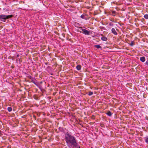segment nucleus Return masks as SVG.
Listing matches in <instances>:
<instances>
[{
	"label": "nucleus",
	"mask_w": 148,
	"mask_h": 148,
	"mask_svg": "<svg viewBox=\"0 0 148 148\" xmlns=\"http://www.w3.org/2000/svg\"><path fill=\"white\" fill-rule=\"evenodd\" d=\"M1 136V131H0V136Z\"/></svg>",
	"instance_id": "nucleus-19"
},
{
	"label": "nucleus",
	"mask_w": 148,
	"mask_h": 148,
	"mask_svg": "<svg viewBox=\"0 0 148 148\" xmlns=\"http://www.w3.org/2000/svg\"><path fill=\"white\" fill-rule=\"evenodd\" d=\"M112 32L115 35H117V33L115 30V29L112 28L111 29Z\"/></svg>",
	"instance_id": "nucleus-4"
},
{
	"label": "nucleus",
	"mask_w": 148,
	"mask_h": 148,
	"mask_svg": "<svg viewBox=\"0 0 148 148\" xmlns=\"http://www.w3.org/2000/svg\"><path fill=\"white\" fill-rule=\"evenodd\" d=\"M12 109L11 107H8V110L9 112H11L12 111Z\"/></svg>",
	"instance_id": "nucleus-11"
},
{
	"label": "nucleus",
	"mask_w": 148,
	"mask_h": 148,
	"mask_svg": "<svg viewBox=\"0 0 148 148\" xmlns=\"http://www.w3.org/2000/svg\"><path fill=\"white\" fill-rule=\"evenodd\" d=\"M101 36H103V34H101Z\"/></svg>",
	"instance_id": "nucleus-20"
},
{
	"label": "nucleus",
	"mask_w": 148,
	"mask_h": 148,
	"mask_svg": "<svg viewBox=\"0 0 148 148\" xmlns=\"http://www.w3.org/2000/svg\"><path fill=\"white\" fill-rule=\"evenodd\" d=\"M109 25L111 26H113V24L112 23H110L109 24Z\"/></svg>",
	"instance_id": "nucleus-16"
},
{
	"label": "nucleus",
	"mask_w": 148,
	"mask_h": 148,
	"mask_svg": "<svg viewBox=\"0 0 148 148\" xmlns=\"http://www.w3.org/2000/svg\"><path fill=\"white\" fill-rule=\"evenodd\" d=\"M101 40L103 41H106L108 39L106 36H103L101 38Z\"/></svg>",
	"instance_id": "nucleus-5"
},
{
	"label": "nucleus",
	"mask_w": 148,
	"mask_h": 148,
	"mask_svg": "<svg viewBox=\"0 0 148 148\" xmlns=\"http://www.w3.org/2000/svg\"><path fill=\"white\" fill-rule=\"evenodd\" d=\"M77 148H80V147L79 146L77 147Z\"/></svg>",
	"instance_id": "nucleus-18"
},
{
	"label": "nucleus",
	"mask_w": 148,
	"mask_h": 148,
	"mask_svg": "<svg viewBox=\"0 0 148 148\" xmlns=\"http://www.w3.org/2000/svg\"><path fill=\"white\" fill-rule=\"evenodd\" d=\"M13 16L12 15H0V20L3 22H5L6 20L10 18Z\"/></svg>",
	"instance_id": "nucleus-2"
},
{
	"label": "nucleus",
	"mask_w": 148,
	"mask_h": 148,
	"mask_svg": "<svg viewBox=\"0 0 148 148\" xmlns=\"http://www.w3.org/2000/svg\"><path fill=\"white\" fill-rule=\"evenodd\" d=\"M130 45L131 46H133L134 45L133 41H132Z\"/></svg>",
	"instance_id": "nucleus-14"
},
{
	"label": "nucleus",
	"mask_w": 148,
	"mask_h": 148,
	"mask_svg": "<svg viewBox=\"0 0 148 148\" xmlns=\"http://www.w3.org/2000/svg\"><path fill=\"white\" fill-rule=\"evenodd\" d=\"M107 115L109 116H111L112 115V113L110 111H108L106 113Z\"/></svg>",
	"instance_id": "nucleus-8"
},
{
	"label": "nucleus",
	"mask_w": 148,
	"mask_h": 148,
	"mask_svg": "<svg viewBox=\"0 0 148 148\" xmlns=\"http://www.w3.org/2000/svg\"><path fill=\"white\" fill-rule=\"evenodd\" d=\"M114 12H113L112 13H114Z\"/></svg>",
	"instance_id": "nucleus-21"
},
{
	"label": "nucleus",
	"mask_w": 148,
	"mask_h": 148,
	"mask_svg": "<svg viewBox=\"0 0 148 148\" xmlns=\"http://www.w3.org/2000/svg\"><path fill=\"white\" fill-rule=\"evenodd\" d=\"M95 47L97 49H101V46L99 45H95Z\"/></svg>",
	"instance_id": "nucleus-9"
},
{
	"label": "nucleus",
	"mask_w": 148,
	"mask_h": 148,
	"mask_svg": "<svg viewBox=\"0 0 148 148\" xmlns=\"http://www.w3.org/2000/svg\"><path fill=\"white\" fill-rule=\"evenodd\" d=\"M140 60L142 61V62H144L145 60V57H141L140 58Z\"/></svg>",
	"instance_id": "nucleus-6"
},
{
	"label": "nucleus",
	"mask_w": 148,
	"mask_h": 148,
	"mask_svg": "<svg viewBox=\"0 0 148 148\" xmlns=\"http://www.w3.org/2000/svg\"><path fill=\"white\" fill-rule=\"evenodd\" d=\"M84 17V15L83 14L82 15L80 16L81 18L83 19H85Z\"/></svg>",
	"instance_id": "nucleus-15"
},
{
	"label": "nucleus",
	"mask_w": 148,
	"mask_h": 148,
	"mask_svg": "<svg viewBox=\"0 0 148 148\" xmlns=\"http://www.w3.org/2000/svg\"><path fill=\"white\" fill-rule=\"evenodd\" d=\"M82 33L84 34L87 35H88L90 34V32L87 30L84 29H82Z\"/></svg>",
	"instance_id": "nucleus-3"
},
{
	"label": "nucleus",
	"mask_w": 148,
	"mask_h": 148,
	"mask_svg": "<svg viewBox=\"0 0 148 148\" xmlns=\"http://www.w3.org/2000/svg\"><path fill=\"white\" fill-rule=\"evenodd\" d=\"M145 141L146 143H147V144H148V137H147L145 138Z\"/></svg>",
	"instance_id": "nucleus-10"
},
{
	"label": "nucleus",
	"mask_w": 148,
	"mask_h": 148,
	"mask_svg": "<svg viewBox=\"0 0 148 148\" xmlns=\"http://www.w3.org/2000/svg\"><path fill=\"white\" fill-rule=\"evenodd\" d=\"M93 92H88V95L89 96H91L93 95Z\"/></svg>",
	"instance_id": "nucleus-12"
},
{
	"label": "nucleus",
	"mask_w": 148,
	"mask_h": 148,
	"mask_svg": "<svg viewBox=\"0 0 148 148\" xmlns=\"http://www.w3.org/2000/svg\"><path fill=\"white\" fill-rule=\"evenodd\" d=\"M144 17L146 19H148V14H145L144 16Z\"/></svg>",
	"instance_id": "nucleus-13"
},
{
	"label": "nucleus",
	"mask_w": 148,
	"mask_h": 148,
	"mask_svg": "<svg viewBox=\"0 0 148 148\" xmlns=\"http://www.w3.org/2000/svg\"><path fill=\"white\" fill-rule=\"evenodd\" d=\"M145 64L148 66V62H146L145 63Z\"/></svg>",
	"instance_id": "nucleus-17"
},
{
	"label": "nucleus",
	"mask_w": 148,
	"mask_h": 148,
	"mask_svg": "<svg viewBox=\"0 0 148 148\" xmlns=\"http://www.w3.org/2000/svg\"><path fill=\"white\" fill-rule=\"evenodd\" d=\"M76 68L77 70H80L81 69V66L80 65H78L76 66Z\"/></svg>",
	"instance_id": "nucleus-7"
},
{
	"label": "nucleus",
	"mask_w": 148,
	"mask_h": 148,
	"mask_svg": "<svg viewBox=\"0 0 148 148\" xmlns=\"http://www.w3.org/2000/svg\"><path fill=\"white\" fill-rule=\"evenodd\" d=\"M79 28H81V29H82V27H79Z\"/></svg>",
	"instance_id": "nucleus-22"
},
{
	"label": "nucleus",
	"mask_w": 148,
	"mask_h": 148,
	"mask_svg": "<svg viewBox=\"0 0 148 148\" xmlns=\"http://www.w3.org/2000/svg\"><path fill=\"white\" fill-rule=\"evenodd\" d=\"M64 139L69 148L76 147L77 143L75 138L73 136L69 134H66Z\"/></svg>",
	"instance_id": "nucleus-1"
}]
</instances>
